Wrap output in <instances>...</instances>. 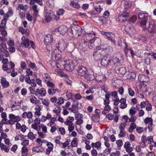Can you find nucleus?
<instances>
[{
  "label": "nucleus",
  "mask_w": 156,
  "mask_h": 156,
  "mask_svg": "<svg viewBox=\"0 0 156 156\" xmlns=\"http://www.w3.org/2000/svg\"><path fill=\"white\" fill-rule=\"evenodd\" d=\"M66 65L65 67V69L68 71L72 70L74 68L75 66H76L77 62L75 60H66Z\"/></svg>",
  "instance_id": "nucleus-1"
},
{
  "label": "nucleus",
  "mask_w": 156,
  "mask_h": 156,
  "mask_svg": "<svg viewBox=\"0 0 156 156\" xmlns=\"http://www.w3.org/2000/svg\"><path fill=\"white\" fill-rule=\"evenodd\" d=\"M100 49L102 51H104V54H107L112 51V48L109 45L105 43H102L99 46Z\"/></svg>",
  "instance_id": "nucleus-2"
},
{
  "label": "nucleus",
  "mask_w": 156,
  "mask_h": 156,
  "mask_svg": "<svg viewBox=\"0 0 156 156\" xmlns=\"http://www.w3.org/2000/svg\"><path fill=\"white\" fill-rule=\"evenodd\" d=\"M67 46V44L63 40L59 41L56 45V48L58 51L62 52Z\"/></svg>",
  "instance_id": "nucleus-3"
},
{
  "label": "nucleus",
  "mask_w": 156,
  "mask_h": 156,
  "mask_svg": "<svg viewBox=\"0 0 156 156\" xmlns=\"http://www.w3.org/2000/svg\"><path fill=\"white\" fill-rule=\"evenodd\" d=\"M129 11L128 10L124 9L119 15L118 19L120 21L122 22H124L126 20V18L129 15Z\"/></svg>",
  "instance_id": "nucleus-4"
},
{
  "label": "nucleus",
  "mask_w": 156,
  "mask_h": 156,
  "mask_svg": "<svg viewBox=\"0 0 156 156\" xmlns=\"http://www.w3.org/2000/svg\"><path fill=\"white\" fill-rule=\"evenodd\" d=\"M149 26H147L146 29H147L150 33H154L156 32V25L154 21L152 20L150 21Z\"/></svg>",
  "instance_id": "nucleus-5"
},
{
  "label": "nucleus",
  "mask_w": 156,
  "mask_h": 156,
  "mask_svg": "<svg viewBox=\"0 0 156 156\" xmlns=\"http://www.w3.org/2000/svg\"><path fill=\"white\" fill-rule=\"evenodd\" d=\"M75 37H78L82 34V29L78 26H71Z\"/></svg>",
  "instance_id": "nucleus-6"
},
{
  "label": "nucleus",
  "mask_w": 156,
  "mask_h": 156,
  "mask_svg": "<svg viewBox=\"0 0 156 156\" xmlns=\"http://www.w3.org/2000/svg\"><path fill=\"white\" fill-rule=\"evenodd\" d=\"M104 3V2L102 0L95 1L94 2V8L98 13H100L102 10L103 8H101V4H103Z\"/></svg>",
  "instance_id": "nucleus-7"
},
{
  "label": "nucleus",
  "mask_w": 156,
  "mask_h": 156,
  "mask_svg": "<svg viewBox=\"0 0 156 156\" xmlns=\"http://www.w3.org/2000/svg\"><path fill=\"white\" fill-rule=\"evenodd\" d=\"M57 50L55 48L51 53V58L55 62H58L61 59V55L59 53H57Z\"/></svg>",
  "instance_id": "nucleus-8"
},
{
  "label": "nucleus",
  "mask_w": 156,
  "mask_h": 156,
  "mask_svg": "<svg viewBox=\"0 0 156 156\" xmlns=\"http://www.w3.org/2000/svg\"><path fill=\"white\" fill-rule=\"evenodd\" d=\"M101 65L104 66L112 65L111 60L108 57L106 56L104 57L101 62Z\"/></svg>",
  "instance_id": "nucleus-9"
},
{
  "label": "nucleus",
  "mask_w": 156,
  "mask_h": 156,
  "mask_svg": "<svg viewBox=\"0 0 156 156\" xmlns=\"http://www.w3.org/2000/svg\"><path fill=\"white\" fill-rule=\"evenodd\" d=\"M76 70L79 75L80 76H83L86 74L87 69L84 66L79 65L77 66Z\"/></svg>",
  "instance_id": "nucleus-10"
},
{
  "label": "nucleus",
  "mask_w": 156,
  "mask_h": 156,
  "mask_svg": "<svg viewBox=\"0 0 156 156\" xmlns=\"http://www.w3.org/2000/svg\"><path fill=\"white\" fill-rule=\"evenodd\" d=\"M67 30V28L65 25H61L57 28H55V31L58 32L60 34L64 35L66 32Z\"/></svg>",
  "instance_id": "nucleus-11"
},
{
  "label": "nucleus",
  "mask_w": 156,
  "mask_h": 156,
  "mask_svg": "<svg viewBox=\"0 0 156 156\" xmlns=\"http://www.w3.org/2000/svg\"><path fill=\"white\" fill-rule=\"evenodd\" d=\"M46 91L44 88H41L40 89L38 88L36 90L35 95L38 97H44L46 95Z\"/></svg>",
  "instance_id": "nucleus-12"
},
{
  "label": "nucleus",
  "mask_w": 156,
  "mask_h": 156,
  "mask_svg": "<svg viewBox=\"0 0 156 156\" xmlns=\"http://www.w3.org/2000/svg\"><path fill=\"white\" fill-rule=\"evenodd\" d=\"M9 119H10L13 122L12 125L14 124L15 122L18 123L21 120L20 117L17 115L15 116L13 114H9Z\"/></svg>",
  "instance_id": "nucleus-13"
},
{
  "label": "nucleus",
  "mask_w": 156,
  "mask_h": 156,
  "mask_svg": "<svg viewBox=\"0 0 156 156\" xmlns=\"http://www.w3.org/2000/svg\"><path fill=\"white\" fill-rule=\"evenodd\" d=\"M66 65V61L61 58L56 63L55 65L53 66L54 68H55L56 67L57 68H60L62 66H64V68Z\"/></svg>",
  "instance_id": "nucleus-14"
},
{
  "label": "nucleus",
  "mask_w": 156,
  "mask_h": 156,
  "mask_svg": "<svg viewBox=\"0 0 156 156\" xmlns=\"http://www.w3.org/2000/svg\"><path fill=\"white\" fill-rule=\"evenodd\" d=\"M52 14L49 12L45 11L44 13V20L46 23H48L51 19V16Z\"/></svg>",
  "instance_id": "nucleus-15"
},
{
  "label": "nucleus",
  "mask_w": 156,
  "mask_h": 156,
  "mask_svg": "<svg viewBox=\"0 0 156 156\" xmlns=\"http://www.w3.org/2000/svg\"><path fill=\"white\" fill-rule=\"evenodd\" d=\"M0 83L3 88H7L9 85V82L7 81L6 78L4 77H1Z\"/></svg>",
  "instance_id": "nucleus-16"
},
{
  "label": "nucleus",
  "mask_w": 156,
  "mask_h": 156,
  "mask_svg": "<svg viewBox=\"0 0 156 156\" xmlns=\"http://www.w3.org/2000/svg\"><path fill=\"white\" fill-rule=\"evenodd\" d=\"M53 38L52 35L48 34L44 37V42L45 44L49 43H53Z\"/></svg>",
  "instance_id": "nucleus-17"
},
{
  "label": "nucleus",
  "mask_w": 156,
  "mask_h": 156,
  "mask_svg": "<svg viewBox=\"0 0 156 156\" xmlns=\"http://www.w3.org/2000/svg\"><path fill=\"white\" fill-rule=\"evenodd\" d=\"M138 80L141 82L147 83L149 80L148 76L143 74H140L139 76Z\"/></svg>",
  "instance_id": "nucleus-18"
},
{
  "label": "nucleus",
  "mask_w": 156,
  "mask_h": 156,
  "mask_svg": "<svg viewBox=\"0 0 156 156\" xmlns=\"http://www.w3.org/2000/svg\"><path fill=\"white\" fill-rule=\"evenodd\" d=\"M106 37L109 40L113 43L114 44H115V41L113 39L115 37V35L114 33L112 32H108V33H107Z\"/></svg>",
  "instance_id": "nucleus-19"
},
{
  "label": "nucleus",
  "mask_w": 156,
  "mask_h": 156,
  "mask_svg": "<svg viewBox=\"0 0 156 156\" xmlns=\"http://www.w3.org/2000/svg\"><path fill=\"white\" fill-rule=\"evenodd\" d=\"M121 56L119 55L115 54L112 57V59L111 60L112 65H114L115 63L119 62L120 61Z\"/></svg>",
  "instance_id": "nucleus-20"
},
{
  "label": "nucleus",
  "mask_w": 156,
  "mask_h": 156,
  "mask_svg": "<svg viewBox=\"0 0 156 156\" xmlns=\"http://www.w3.org/2000/svg\"><path fill=\"white\" fill-rule=\"evenodd\" d=\"M16 127L17 129H20L21 131L23 133L26 131L27 129V126L25 125H21L19 123H17L16 124Z\"/></svg>",
  "instance_id": "nucleus-21"
},
{
  "label": "nucleus",
  "mask_w": 156,
  "mask_h": 156,
  "mask_svg": "<svg viewBox=\"0 0 156 156\" xmlns=\"http://www.w3.org/2000/svg\"><path fill=\"white\" fill-rule=\"evenodd\" d=\"M125 30L130 36L133 35L136 32L135 29L133 27H129L128 28V27L127 26L125 27Z\"/></svg>",
  "instance_id": "nucleus-22"
},
{
  "label": "nucleus",
  "mask_w": 156,
  "mask_h": 156,
  "mask_svg": "<svg viewBox=\"0 0 156 156\" xmlns=\"http://www.w3.org/2000/svg\"><path fill=\"white\" fill-rule=\"evenodd\" d=\"M102 55L101 53V52L99 51H96L93 53L94 59L96 61L99 60Z\"/></svg>",
  "instance_id": "nucleus-23"
},
{
  "label": "nucleus",
  "mask_w": 156,
  "mask_h": 156,
  "mask_svg": "<svg viewBox=\"0 0 156 156\" xmlns=\"http://www.w3.org/2000/svg\"><path fill=\"white\" fill-rule=\"evenodd\" d=\"M96 41L98 42H100L101 40L100 39H97V40H96L95 39L93 38L90 40H88L86 41L85 40H84L83 41V44H84V45L86 46V45H88V44H95L94 41Z\"/></svg>",
  "instance_id": "nucleus-24"
},
{
  "label": "nucleus",
  "mask_w": 156,
  "mask_h": 156,
  "mask_svg": "<svg viewBox=\"0 0 156 156\" xmlns=\"http://www.w3.org/2000/svg\"><path fill=\"white\" fill-rule=\"evenodd\" d=\"M21 40L22 41L21 44L23 45V46L25 48H28L30 45L28 39L27 38H26L25 36H23L21 38Z\"/></svg>",
  "instance_id": "nucleus-25"
},
{
  "label": "nucleus",
  "mask_w": 156,
  "mask_h": 156,
  "mask_svg": "<svg viewBox=\"0 0 156 156\" xmlns=\"http://www.w3.org/2000/svg\"><path fill=\"white\" fill-rule=\"evenodd\" d=\"M13 14V9L12 7H9L8 8V11L4 14V17L8 19L9 17L12 16Z\"/></svg>",
  "instance_id": "nucleus-26"
},
{
  "label": "nucleus",
  "mask_w": 156,
  "mask_h": 156,
  "mask_svg": "<svg viewBox=\"0 0 156 156\" xmlns=\"http://www.w3.org/2000/svg\"><path fill=\"white\" fill-rule=\"evenodd\" d=\"M138 18L141 20H148V14L146 12H140L138 14Z\"/></svg>",
  "instance_id": "nucleus-27"
},
{
  "label": "nucleus",
  "mask_w": 156,
  "mask_h": 156,
  "mask_svg": "<svg viewBox=\"0 0 156 156\" xmlns=\"http://www.w3.org/2000/svg\"><path fill=\"white\" fill-rule=\"evenodd\" d=\"M126 100L124 98H121L119 101V102L121 103L119 107L122 109L126 108L127 106V104L126 103Z\"/></svg>",
  "instance_id": "nucleus-28"
},
{
  "label": "nucleus",
  "mask_w": 156,
  "mask_h": 156,
  "mask_svg": "<svg viewBox=\"0 0 156 156\" xmlns=\"http://www.w3.org/2000/svg\"><path fill=\"white\" fill-rule=\"evenodd\" d=\"M115 69L118 73L124 75L126 72V70L125 67H117Z\"/></svg>",
  "instance_id": "nucleus-29"
},
{
  "label": "nucleus",
  "mask_w": 156,
  "mask_h": 156,
  "mask_svg": "<svg viewBox=\"0 0 156 156\" xmlns=\"http://www.w3.org/2000/svg\"><path fill=\"white\" fill-rule=\"evenodd\" d=\"M10 147L9 145H5L2 143H0V147L1 150L4 151L5 152H9Z\"/></svg>",
  "instance_id": "nucleus-30"
},
{
  "label": "nucleus",
  "mask_w": 156,
  "mask_h": 156,
  "mask_svg": "<svg viewBox=\"0 0 156 156\" xmlns=\"http://www.w3.org/2000/svg\"><path fill=\"white\" fill-rule=\"evenodd\" d=\"M31 6V8L34 12L33 15L34 16L36 17L37 16L39 9L37 8V5L34 4Z\"/></svg>",
  "instance_id": "nucleus-31"
},
{
  "label": "nucleus",
  "mask_w": 156,
  "mask_h": 156,
  "mask_svg": "<svg viewBox=\"0 0 156 156\" xmlns=\"http://www.w3.org/2000/svg\"><path fill=\"white\" fill-rule=\"evenodd\" d=\"M122 4L123 6L125 8H128L130 7L132 3L129 0H125L122 2Z\"/></svg>",
  "instance_id": "nucleus-32"
},
{
  "label": "nucleus",
  "mask_w": 156,
  "mask_h": 156,
  "mask_svg": "<svg viewBox=\"0 0 156 156\" xmlns=\"http://www.w3.org/2000/svg\"><path fill=\"white\" fill-rule=\"evenodd\" d=\"M33 115L31 112H24L22 115V117L24 118H25L27 117L28 119H30L32 117Z\"/></svg>",
  "instance_id": "nucleus-33"
},
{
  "label": "nucleus",
  "mask_w": 156,
  "mask_h": 156,
  "mask_svg": "<svg viewBox=\"0 0 156 156\" xmlns=\"http://www.w3.org/2000/svg\"><path fill=\"white\" fill-rule=\"evenodd\" d=\"M74 120V119L73 117L69 116L66 118V121L64 122L65 125H69L73 123V122Z\"/></svg>",
  "instance_id": "nucleus-34"
},
{
  "label": "nucleus",
  "mask_w": 156,
  "mask_h": 156,
  "mask_svg": "<svg viewBox=\"0 0 156 156\" xmlns=\"http://www.w3.org/2000/svg\"><path fill=\"white\" fill-rule=\"evenodd\" d=\"M21 156H27L28 154V150L26 147H23L21 149Z\"/></svg>",
  "instance_id": "nucleus-35"
},
{
  "label": "nucleus",
  "mask_w": 156,
  "mask_h": 156,
  "mask_svg": "<svg viewBox=\"0 0 156 156\" xmlns=\"http://www.w3.org/2000/svg\"><path fill=\"white\" fill-rule=\"evenodd\" d=\"M136 128V124L134 122H133L131 123L128 129V131L129 132L131 133L133 132V130Z\"/></svg>",
  "instance_id": "nucleus-36"
},
{
  "label": "nucleus",
  "mask_w": 156,
  "mask_h": 156,
  "mask_svg": "<svg viewBox=\"0 0 156 156\" xmlns=\"http://www.w3.org/2000/svg\"><path fill=\"white\" fill-rule=\"evenodd\" d=\"M46 47L47 50L49 51H52L55 48L54 43H49L46 44Z\"/></svg>",
  "instance_id": "nucleus-37"
},
{
  "label": "nucleus",
  "mask_w": 156,
  "mask_h": 156,
  "mask_svg": "<svg viewBox=\"0 0 156 156\" xmlns=\"http://www.w3.org/2000/svg\"><path fill=\"white\" fill-rule=\"evenodd\" d=\"M57 90V89L55 87L54 88H51L48 89V92L49 94L50 95H53L56 93Z\"/></svg>",
  "instance_id": "nucleus-38"
},
{
  "label": "nucleus",
  "mask_w": 156,
  "mask_h": 156,
  "mask_svg": "<svg viewBox=\"0 0 156 156\" xmlns=\"http://www.w3.org/2000/svg\"><path fill=\"white\" fill-rule=\"evenodd\" d=\"M28 100H29L32 103H34L37 101L36 98L34 95H31L28 97L27 98Z\"/></svg>",
  "instance_id": "nucleus-39"
},
{
  "label": "nucleus",
  "mask_w": 156,
  "mask_h": 156,
  "mask_svg": "<svg viewBox=\"0 0 156 156\" xmlns=\"http://www.w3.org/2000/svg\"><path fill=\"white\" fill-rule=\"evenodd\" d=\"M64 99L62 97L57 98L56 104H54L55 105H60L64 103Z\"/></svg>",
  "instance_id": "nucleus-40"
},
{
  "label": "nucleus",
  "mask_w": 156,
  "mask_h": 156,
  "mask_svg": "<svg viewBox=\"0 0 156 156\" xmlns=\"http://www.w3.org/2000/svg\"><path fill=\"white\" fill-rule=\"evenodd\" d=\"M110 94L108 93H107L105 95V99L104 100V104L107 105L109 104L110 102L109 99Z\"/></svg>",
  "instance_id": "nucleus-41"
},
{
  "label": "nucleus",
  "mask_w": 156,
  "mask_h": 156,
  "mask_svg": "<svg viewBox=\"0 0 156 156\" xmlns=\"http://www.w3.org/2000/svg\"><path fill=\"white\" fill-rule=\"evenodd\" d=\"M18 8L20 9L23 10L24 12H26L28 9V7L27 5H23V4H20L18 5Z\"/></svg>",
  "instance_id": "nucleus-42"
},
{
  "label": "nucleus",
  "mask_w": 156,
  "mask_h": 156,
  "mask_svg": "<svg viewBox=\"0 0 156 156\" xmlns=\"http://www.w3.org/2000/svg\"><path fill=\"white\" fill-rule=\"evenodd\" d=\"M26 73L27 74L26 75L29 76H33L36 77V75L35 73L31 71L29 69H27Z\"/></svg>",
  "instance_id": "nucleus-43"
},
{
  "label": "nucleus",
  "mask_w": 156,
  "mask_h": 156,
  "mask_svg": "<svg viewBox=\"0 0 156 156\" xmlns=\"http://www.w3.org/2000/svg\"><path fill=\"white\" fill-rule=\"evenodd\" d=\"M100 115L98 114H94L91 117L92 120L94 122H98L99 120Z\"/></svg>",
  "instance_id": "nucleus-44"
},
{
  "label": "nucleus",
  "mask_w": 156,
  "mask_h": 156,
  "mask_svg": "<svg viewBox=\"0 0 156 156\" xmlns=\"http://www.w3.org/2000/svg\"><path fill=\"white\" fill-rule=\"evenodd\" d=\"M70 141L67 140L65 141L64 143H61L59 145L60 147L65 148L69 144Z\"/></svg>",
  "instance_id": "nucleus-45"
},
{
  "label": "nucleus",
  "mask_w": 156,
  "mask_h": 156,
  "mask_svg": "<svg viewBox=\"0 0 156 156\" xmlns=\"http://www.w3.org/2000/svg\"><path fill=\"white\" fill-rule=\"evenodd\" d=\"M147 20L146 19L141 20L140 22V25L144 30L146 29L147 26H146V24Z\"/></svg>",
  "instance_id": "nucleus-46"
},
{
  "label": "nucleus",
  "mask_w": 156,
  "mask_h": 156,
  "mask_svg": "<svg viewBox=\"0 0 156 156\" xmlns=\"http://www.w3.org/2000/svg\"><path fill=\"white\" fill-rule=\"evenodd\" d=\"M72 101L73 102L72 107L74 109H78V101L75 100L74 99H72Z\"/></svg>",
  "instance_id": "nucleus-47"
},
{
  "label": "nucleus",
  "mask_w": 156,
  "mask_h": 156,
  "mask_svg": "<svg viewBox=\"0 0 156 156\" xmlns=\"http://www.w3.org/2000/svg\"><path fill=\"white\" fill-rule=\"evenodd\" d=\"M35 2H36L41 5H43L42 0H30V5H34Z\"/></svg>",
  "instance_id": "nucleus-48"
},
{
  "label": "nucleus",
  "mask_w": 156,
  "mask_h": 156,
  "mask_svg": "<svg viewBox=\"0 0 156 156\" xmlns=\"http://www.w3.org/2000/svg\"><path fill=\"white\" fill-rule=\"evenodd\" d=\"M136 109L134 107H132L129 110V114L131 116L134 115L136 112Z\"/></svg>",
  "instance_id": "nucleus-49"
},
{
  "label": "nucleus",
  "mask_w": 156,
  "mask_h": 156,
  "mask_svg": "<svg viewBox=\"0 0 156 156\" xmlns=\"http://www.w3.org/2000/svg\"><path fill=\"white\" fill-rule=\"evenodd\" d=\"M61 111V108L58 106L55 108L53 110V112L55 113L57 115H60Z\"/></svg>",
  "instance_id": "nucleus-50"
},
{
  "label": "nucleus",
  "mask_w": 156,
  "mask_h": 156,
  "mask_svg": "<svg viewBox=\"0 0 156 156\" xmlns=\"http://www.w3.org/2000/svg\"><path fill=\"white\" fill-rule=\"evenodd\" d=\"M2 69L3 70L6 71L8 73H12L11 69L8 67L7 64H3L2 65Z\"/></svg>",
  "instance_id": "nucleus-51"
},
{
  "label": "nucleus",
  "mask_w": 156,
  "mask_h": 156,
  "mask_svg": "<svg viewBox=\"0 0 156 156\" xmlns=\"http://www.w3.org/2000/svg\"><path fill=\"white\" fill-rule=\"evenodd\" d=\"M58 68H57V69H55V73L61 76L62 77H63L64 76L63 75H65V74L63 73L62 70Z\"/></svg>",
  "instance_id": "nucleus-52"
},
{
  "label": "nucleus",
  "mask_w": 156,
  "mask_h": 156,
  "mask_svg": "<svg viewBox=\"0 0 156 156\" xmlns=\"http://www.w3.org/2000/svg\"><path fill=\"white\" fill-rule=\"evenodd\" d=\"M105 76L103 74L98 75L96 77V80L98 81H100L105 80Z\"/></svg>",
  "instance_id": "nucleus-53"
},
{
  "label": "nucleus",
  "mask_w": 156,
  "mask_h": 156,
  "mask_svg": "<svg viewBox=\"0 0 156 156\" xmlns=\"http://www.w3.org/2000/svg\"><path fill=\"white\" fill-rule=\"evenodd\" d=\"M25 136L22 134H17L15 137V141L20 140H23V139H24Z\"/></svg>",
  "instance_id": "nucleus-54"
},
{
  "label": "nucleus",
  "mask_w": 156,
  "mask_h": 156,
  "mask_svg": "<svg viewBox=\"0 0 156 156\" xmlns=\"http://www.w3.org/2000/svg\"><path fill=\"white\" fill-rule=\"evenodd\" d=\"M67 30H68V34L69 37H74V35L71 27L67 28Z\"/></svg>",
  "instance_id": "nucleus-55"
},
{
  "label": "nucleus",
  "mask_w": 156,
  "mask_h": 156,
  "mask_svg": "<svg viewBox=\"0 0 156 156\" xmlns=\"http://www.w3.org/2000/svg\"><path fill=\"white\" fill-rule=\"evenodd\" d=\"M144 122L145 124H153V120L151 118L147 117L144 119Z\"/></svg>",
  "instance_id": "nucleus-56"
},
{
  "label": "nucleus",
  "mask_w": 156,
  "mask_h": 156,
  "mask_svg": "<svg viewBox=\"0 0 156 156\" xmlns=\"http://www.w3.org/2000/svg\"><path fill=\"white\" fill-rule=\"evenodd\" d=\"M18 30L19 32H21L23 34H24L26 33V31H28L27 35H29L30 34V31L29 30L27 29L26 30H25L23 29V28L22 27H19L18 28Z\"/></svg>",
  "instance_id": "nucleus-57"
},
{
  "label": "nucleus",
  "mask_w": 156,
  "mask_h": 156,
  "mask_svg": "<svg viewBox=\"0 0 156 156\" xmlns=\"http://www.w3.org/2000/svg\"><path fill=\"white\" fill-rule=\"evenodd\" d=\"M27 62L28 66L32 69H34L36 68V65L34 63L32 62L30 60H27Z\"/></svg>",
  "instance_id": "nucleus-58"
},
{
  "label": "nucleus",
  "mask_w": 156,
  "mask_h": 156,
  "mask_svg": "<svg viewBox=\"0 0 156 156\" xmlns=\"http://www.w3.org/2000/svg\"><path fill=\"white\" fill-rule=\"evenodd\" d=\"M8 19V18L4 17L3 19L1 21V23L0 24V25L2 26V27H5L6 29L7 27L6 26V24L7 23V20Z\"/></svg>",
  "instance_id": "nucleus-59"
},
{
  "label": "nucleus",
  "mask_w": 156,
  "mask_h": 156,
  "mask_svg": "<svg viewBox=\"0 0 156 156\" xmlns=\"http://www.w3.org/2000/svg\"><path fill=\"white\" fill-rule=\"evenodd\" d=\"M85 35L86 37H93L95 36V33L93 31H91V32H85Z\"/></svg>",
  "instance_id": "nucleus-60"
},
{
  "label": "nucleus",
  "mask_w": 156,
  "mask_h": 156,
  "mask_svg": "<svg viewBox=\"0 0 156 156\" xmlns=\"http://www.w3.org/2000/svg\"><path fill=\"white\" fill-rule=\"evenodd\" d=\"M117 91H114L113 92H111L109 94H110L112 96V99H115L118 97L117 95Z\"/></svg>",
  "instance_id": "nucleus-61"
},
{
  "label": "nucleus",
  "mask_w": 156,
  "mask_h": 156,
  "mask_svg": "<svg viewBox=\"0 0 156 156\" xmlns=\"http://www.w3.org/2000/svg\"><path fill=\"white\" fill-rule=\"evenodd\" d=\"M66 125L68 126V130L69 132H72L74 129V126L73 123Z\"/></svg>",
  "instance_id": "nucleus-62"
},
{
  "label": "nucleus",
  "mask_w": 156,
  "mask_h": 156,
  "mask_svg": "<svg viewBox=\"0 0 156 156\" xmlns=\"http://www.w3.org/2000/svg\"><path fill=\"white\" fill-rule=\"evenodd\" d=\"M76 1L74 2L72 1L71 2V5L73 6L76 8H78L79 7V5L78 3V0H76Z\"/></svg>",
  "instance_id": "nucleus-63"
},
{
  "label": "nucleus",
  "mask_w": 156,
  "mask_h": 156,
  "mask_svg": "<svg viewBox=\"0 0 156 156\" xmlns=\"http://www.w3.org/2000/svg\"><path fill=\"white\" fill-rule=\"evenodd\" d=\"M63 77H65L64 80L66 83L69 85H71L72 83V81L68 78V76L66 74L63 75Z\"/></svg>",
  "instance_id": "nucleus-64"
}]
</instances>
